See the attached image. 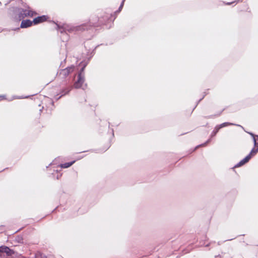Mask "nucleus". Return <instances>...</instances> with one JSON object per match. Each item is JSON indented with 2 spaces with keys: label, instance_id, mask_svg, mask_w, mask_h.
<instances>
[{
  "label": "nucleus",
  "instance_id": "obj_1",
  "mask_svg": "<svg viewBox=\"0 0 258 258\" xmlns=\"http://www.w3.org/2000/svg\"><path fill=\"white\" fill-rule=\"evenodd\" d=\"M115 18H113L111 14L103 13L100 16H93L89 21V23H84L80 25L73 26L67 24H61L58 22H55L52 21V22L55 24V29L61 34V39L62 41H67L69 39V36L68 33L74 32H83L85 30H90L92 27H105L107 29H110L113 24Z\"/></svg>",
  "mask_w": 258,
  "mask_h": 258
},
{
  "label": "nucleus",
  "instance_id": "obj_2",
  "mask_svg": "<svg viewBox=\"0 0 258 258\" xmlns=\"http://www.w3.org/2000/svg\"><path fill=\"white\" fill-rule=\"evenodd\" d=\"M26 9L18 7H14L13 8V13L11 15V19L13 21L19 23L27 17H32L33 15V11L30 10V7L26 4L23 5Z\"/></svg>",
  "mask_w": 258,
  "mask_h": 258
},
{
  "label": "nucleus",
  "instance_id": "obj_3",
  "mask_svg": "<svg viewBox=\"0 0 258 258\" xmlns=\"http://www.w3.org/2000/svg\"><path fill=\"white\" fill-rule=\"evenodd\" d=\"M21 255L19 252L7 245L0 246V258H19Z\"/></svg>",
  "mask_w": 258,
  "mask_h": 258
},
{
  "label": "nucleus",
  "instance_id": "obj_4",
  "mask_svg": "<svg viewBox=\"0 0 258 258\" xmlns=\"http://www.w3.org/2000/svg\"><path fill=\"white\" fill-rule=\"evenodd\" d=\"M85 81V76H81V75H78L77 80L75 82L73 88L75 89H82L85 90L87 87V84H85L83 86V84Z\"/></svg>",
  "mask_w": 258,
  "mask_h": 258
},
{
  "label": "nucleus",
  "instance_id": "obj_5",
  "mask_svg": "<svg viewBox=\"0 0 258 258\" xmlns=\"http://www.w3.org/2000/svg\"><path fill=\"white\" fill-rule=\"evenodd\" d=\"M220 130V129L218 127V126L217 125H216V126L214 127L213 131L211 133L210 138L204 143L197 146L195 147V149L193 150V151H194L196 149H197L200 146H205L207 144H209L212 141V139L213 138H214L217 135V133L219 132Z\"/></svg>",
  "mask_w": 258,
  "mask_h": 258
},
{
  "label": "nucleus",
  "instance_id": "obj_6",
  "mask_svg": "<svg viewBox=\"0 0 258 258\" xmlns=\"http://www.w3.org/2000/svg\"><path fill=\"white\" fill-rule=\"evenodd\" d=\"M21 21L20 27L12 28V30L13 31H18L20 28H27L33 25V20L31 21L30 19H23Z\"/></svg>",
  "mask_w": 258,
  "mask_h": 258
},
{
  "label": "nucleus",
  "instance_id": "obj_7",
  "mask_svg": "<svg viewBox=\"0 0 258 258\" xmlns=\"http://www.w3.org/2000/svg\"><path fill=\"white\" fill-rule=\"evenodd\" d=\"M48 16L45 15L36 17L33 20V25H38L40 23L45 22L48 19Z\"/></svg>",
  "mask_w": 258,
  "mask_h": 258
},
{
  "label": "nucleus",
  "instance_id": "obj_8",
  "mask_svg": "<svg viewBox=\"0 0 258 258\" xmlns=\"http://www.w3.org/2000/svg\"><path fill=\"white\" fill-rule=\"evenodd\" d=\"M65 85L66 86L61 89L59 92L60 95L64 94V96L69 94L73 88V86L71 85H68L67 82L66 83Z\"/></svg>",
  "mask_w": 258,
  "mask_h": 258
},
{
  "label": "nucleus",
  "instance_id": "obj_9",
  "mask_svg": "<svg viewBox=\"0 0 258 258\" xmlns=\"http://www.w3.org/2000/svg\"><path fill=\"white\" fill-rule=\"evenodd\" d=\"M249 156V155H246L244 158L236 164L233 168L240 167L247 163L250 160Z\"/></svg>",
  "mask_w": 258,
  "mask_h": 258
},
{
  "label": "nucleus",
  "instance_id": "obj_10",
  "mask_svg": "<svg viewBox=\"0 0 258 258\" xmlns=\"http://www.w3.org/2000/svg\"><path fill=\"white\" fill-rule=\"evenodd\" d=\"M76 161V160H74L68 162H65L63 163H61L58 165V167L61 168H68L73 165Z\"/></svg>",
  "mask_w": 258,
  "mask_h": 258
},
{
  "label": "nucleus",
  "instance_id": "obj_11",
  "mask_svg": "<svg viewBox=\"0 0 258 258\" xmlns=\"http://www.w3.org/2000/svg\"><path fill=\"white\" fill-rule=\"evenodd\" d=\"M217 125L220 128V129L225 127H226V126H228L229 125H235V126H240V127H242V126L239 124H235V123H231V122H225L222 123L220 124H218Z\"/></svg>",
  "mask_w": 258,
  "mask_h": 258
},
{
  "label": "nucleus",
  "instance_id": "obj_12",
  "mask_svg": "<svg viewBox=\"0 0 258 258\" xmlns=\"http://www.w3.org/2000/svg\"><path fill=\"white\" fill-rule=\"evenodd\" d=\"M58 74L62 75V78L66 79L70 75V72H68V70L63 69L60 70L59 73L57 72L56 75L57 76Z\"/></svg>",
  "mask_w": 258,
  "mask_h": 258
},
{
  "label": "nucleus",
  "instance_id": "obj_13",
  "mask_svg": "<svg viewBox=\"0 0 258 258\" xmlns=\"http://www.w3.org/2000/svg\"><path fill=\"white\" fill-rule=\"evenodd\" d=\"M84 47H85V50L87 51L86 55H88L89 53H90V56H89V57H87L88 58V60H90L91 59V58L93 57L94 54H95L96 51L93 49H92L91 51L90 49H87V48L85 45H84Z\"/></svg>",
  "mask_w": 258,
  "mask_h": 258
},
{
  "label": "nucleus",
  "instance_id": "obj_14",
  "mask_svg": "<svg viewBox=\"0 0 258 258\" xmlns=\"http://www.w3.org/2000/svg\"><path fill=\"white\" fill-rule=\"evenodd\" d=\"M61 170H53V172L51 173L53 177L57 179H59L62 176V173L60 172Z\"/></svg>",
  "mask_w": 258,
  "mask_h": 258
},
{
  "label": "nucleus",
  "instance_id": "obj_15",
  "mask_svg": "<svg viewBox=\"0 0 258 258\" xmlns=\"http://www.w3.org/2000/svg\"><path fill=\"white\" fill-rule=\"evenodd\" d=\"M258 153V147L255 148L254 146L247 155H249V158H252Z\"/></svg>",
  "mask_w": 258,
  "mask_h": 258
},
{
  "label": "nucleus",
  "instance_id": "obj_16",
  "mask_svg": "<svg viewBox=\"0 0 258 258\" xmlns=\"http://www.w3.org/2000/svg\"><path fill=\"white\" fill-rule=\"evenodd\" d=\"M90 60H88V58L87 57H85L83 60H82L80 63L79 66H81L82 67H84V68H86L88 64L89 63V61Z\"/></svg>",
  "mask_w": 258,
  "mask_h": 258
},
{
  "label": "nucleus",
  "instance_id": "obj_17",
  "mask_svg": "<svg viewBox=\"0 0 258 258\" xmlns=\"http://www.w3.org/2000/svg\"><path fill=\"white\" fill-rule=\"evenodd\" d=\"M110 147V145L107 146V147L104 148V149H95V150H91V151L95 152V153H102L105 152L106 151H107L109 147Z\"/></svg>",
  "mask_w": 258,
  "mask_h": 258
},
{
  "label": "nucleus",
  "instance_id": "obj_18",
  "mask_svg": "<svg viewBox=\"0 0 258 258\" xmlns=\"http://www.w3.org/2000/svg\"><path fill=\"white\" fill-rule=\"evenodd\" d=\"M15 241L19 243H23V238L21 235H18L15 237Z\"/></svg>",
  "mask_w": 258,
  "mask_h": 258
},
{
  "label": "nucleus",
  "instance_id": "obj_19",
  "mask_svg": "<svg viewBox=\"0 0 258 258\" xmlns=\"http://www.w3.org/2000/svg\"><path fill=\"white\" fill-rule=\"evenodd\" d=\"M34 258H47V257L42 253L38 252L35 254Z\"/></svg>",
  "mask_w": 258,
  "mask_h": 258
},
{
  "label": "nucleus",
  "instance_id": "obj_20",
  "mask_svg": "<svg viewBox=\"0 0 258 258\" xmlns=\"http://www.w3.org/2000/svg\"><path fill=\"white\" fill-rule=\"evenodd\" d=\"M125 0H122V2H121L120 4V6L119 7V8H118V9L115 12V13H120V12L122 10V8L123 7V5H124V2H125Z\"/></svg>",
  "mask_w": 258,
  "mask_h": 258
},
{
  "label": "nucleus",
  "instance_id": "obj_21",
  "mask_svg": "<svg viewBox=\"0 0 258 258\" xmlns=\"http://www.w3.org/2000/svg\"><path fill=\"white\" fill-rule=\"evenodd\" d=\"M75 67L74 65H71L69 67H68L67 68H66L64 69H67L68 70V72H70V74L71 73H72V72H73L75 70Z\"/></svg>",
  "mask_w": 258,
  "mask_h": 258
},
{
  "label": "nucleus",
  "instance_id": "obj_22",
  "mask_svg": "<svg viewBox=\"0 0 258 258\" xmlns=\"http://www.w3.org/2000/svg\"><path fill=\"white\" fill-rule=\"evenodd\" d=\"M64 96V94L63 95H60V94H57L56 95L54 96V99L57 101L59 99H60L61 97Z\"/></svg>",
  "mask_w": 258,
  "mask_h": 258
},
{
  "label": "nucleus",
  "instance_id": "obj_23",
  "mask_svg": "<svg viewBox=\"0 0 258 258\" xmlns=\"http://www.w3.org/2000/svg\"><path fill=\"white\" fill-rule=\"evenodd\" d=\"M85 68L84 67H81L80 69L78 75H81V76H84V72H85Z\"/></svg>",
  "mask_w": 258,
  "mask_h": 258
},
{
  "label": "nucleus",
  "instance_id": "obj_24",
  "mask_svg": "<svg viewBox=\"0 0 258 258\" xmlns=\"http://www.w3.org/2000/svg\"><path fill=\"white\" fill-rule=\"evenodd\" d=\"M248 133L250 135V136L252 138L253 142H255V137H256L257 135H255L254 133L252 132H248Z\"/></svg>",
  "mask_w": 258,
  "mask_h": 258
},
{
  "label": "nucleus",
  "instance_id": "obj_25",
  "mask_svg": "<svg viewBox=\"0 0 258 258\" xmlns=\"http://www.w3.org/2000/svg\"><path fill=\"white\" fill-rule=\"evenodd\" d=\"M217 117L216 114H212L208 116H204L203 117L206 119L214 118Z\"/></svg>",
  "mask_w": 258,
  "mask_h": 258
},
{
  "label": "nucleus",
  "instance_id": "obj_26",
  "mask_svg": "<svg viewBox=\"0 0 258 258\" xmlns=\"http://www.w3.org/2000/svg\"><path fill=\"white\" fill-rule=\"evenodd\" d=\"M204 99V97H202L201 98H200L197 102V103L196 104V105L195 106V107H194V108L192 109V112L195 109V108L197 107V106H198V105L199 104V103Z\"/></svg>",
  "mask_w": 258,
  "mask_h": 258
},
{
  "label": "nucleus",
  "instance_id": "obj_27",
  "mask_svg": "<svg viewBox=\"0 0 258 258\" xmlns=\"http://www.w3.org/2000/svg\"><path fill=\"white\" fill-rule=\"evenodd\" d=\"M235 2V1H234L231 2H227V3L223 2V3H224L225 4V5H231V4H235V5H236L237 4H236V2Z\"/></svg>",
  "mask_w": 258,
  "mask_h": 258
},
{
  "label": "nucleus",
  "instance_id": "obj_28",
  "mask_svg": "<svg viewBox=\"0 0 258 258\" xmlns=\"http://www.w3.org/2000/svg\"><path fill=\"white\" fill-rule=\"evenodd\" d=\"M31 96L30 95H28V96H18L17 97V98L18 99H24V98H28V97H30Z\"/></svg>",
  "mask_w": 258,
  "mask_h": 258
},
{
  "label": "nucleus",
  "instance_id": "obj_29",
  "mask_svg": "<svg viewBox=\"0 0 258 258\" xmlns=\"http://www.w3.org/2000/svg\"><path fill=\"white\" fill-rule=\"evenodd\" d=\"M254 146V147H258V138H256L255 139V142H253Z\"/></svg>",
  "mask_w": 258,
  "mask_h": 258
},
{
  "label": "nucleus",
  "instance_id": "obj_30",
  "mask_svg": "<svg viewBox=\"0 0 258 258\" xmlns=\"http://www.w3.org/2000/svg\"><path fill=\"white\" fill-rule=\"evenodd\" d=\"M224 110H225V108H224L223 109H222L221 111L218 112L217 113H216V116L217 117V116H220V115L222 114V113L223 112V111Z\"/></svg>",
  "mask_w": 258,
  "mask_h": 258
},
{
  "label": "nucleus",
  "instance_id": "obj_31",
  "mask_svg": "<svg viewBox=\"0 0 258 258\" xmlns=\"http://www.w3.org/2000/svg\"><path fill=\"white\" fill-rule=\"evenodd\" d=\"M2 98V99H6V96L5 95H0V98Z\"/></svg>",
  "mask_w": 258,
  "mask_h": 258
},
{
  "label": "nucleus",
  "instance_id": "obj_32",
  "mask_svg": "<svg viewBox=\"0 0 258 258\" xmlns=\"http://www.w3.org/2000/svg\"><path fill=\"white\" fill-rule=\"evenodd\" d=\"M58 208V207H56L55 209H54L51 212V213H54L55 212H56L57 209Z\"/></svg>",
  "mask_w": 258,
  "mask_h": 258
},
{
  "label": "nucleus",
  "instance_id": "obj_33",
  "mask_svg": "<svg viewBox=\"0 0 258 258\" xmlns=\"http://www.w3.org/2000/svg\"><path fill=\"white\" fill-rule=\"evenodd\" d=\"M102 45V44H98L96 45L93 49L96 51V49L100 45Z\"/></svg>",
  "mask_w": 258,
  "mask_h": 258
},
{
  "label": "nucleus",
  "instance_id": "obj_34",
  "mask_svg": "<svg viewBox=\"0 0 258 258\" xmlns=\"http://www.w3.org/2000/svg\"><path fill=\"white\" fill-rule=\"evenodd\" d=\"M102 45V44H98L96 45L93 49L96 51V49L100 45Z\"/></svg>",
  "mask_w": 258,
  "mask_h": 258
},
{
  "label": "nucleus",
  "instance_id": "obj_35",
  "mask_svg": "<svg viewBox=\"0 0 258 258\" xmlns=\"http://www.w3.org/2000/svg\"><path fill=\"white\" fill-rule=\"evenodd\" d=\"M66 58H65L63 61H61L60 64V67H61L62 65H63V63L66 62Z\"/></svg>",
  "mask_w": 258,
  "mask_h": 258
},
{
  "label": "nucleus",
  "instance_id": "obj_36",
  "mask_svg": "<svg viewBox=\"0 0 258 258\" xmlns=\"http://www.w3.org/2000/svg\"><path fill=\"white\" fill-rule=\"evenodd\" d=\"M243 0H235L236 4H237L239 2H242Z\"/></svg>",
  "mask_w": 258,
  "mask_h": 258
},
{
  "label": "nucleus",
  "instance_id": "obj_37",
  "mask_svg": "<svg viewBox=\"0 0 258 258\" xmlns=\"http://www.w3.org/2000/svg\"><path fill=\"white\" fill-rule=\"evenodd\" d=\"M43 109V106H42L40 109H39V113L40 114L42 112V110Z\"/></svg>",
  "mask_w": 258,
  "mask_h": 258
},
{
  "label": "nucleus",
  "instance_id": "obj_38",
  "mask_svg": "<svg viewBox=\"0 0 258 258\" xmlns=\"http://www.w3.org/2000/svg\"><path fill=\"white\" fill-rule=\"evenodd\" d=\"M84 157V156H80V157H79L77 159L76 161H77V160L81 159H82V158H83Z\"/></svg>",
  "mask_w": 258,
  "mask_h": 258
},
{
  "label": "nucleus",
  "instance_id": "obj_39",
  "mask_svg": "<svg viewBox=\"0 0 258 258\" xmlns=\"http://www.w3.org/2000/svg\"><path fill=\"white\" fill-rule=\"evenodd\" d=\"M111 133L112 137H114V131L113 129H111Z\"/></svg>",
  "mask_w": 258,
  "mask_h": 258
},
{
  "label": "nucleus",
  "instance_id": "obj_40",
  "mask_svg": "<svg viewBox=\"0 0 258 258\" xmlns=\"http://www.w3.org/2000/svg\"><path fill=\"white\" fill-rule=\"evenodd\" d=\"M88 151H89V150L84 151L80 152L78 153H81L86 152H88Z\"/></svg>",
  "mask_w": 258,
  "mask_h": 258
},
{
  "label": "nucleus",
  "instance_id": "obj_41",
  "mask_svg": "<svg viewBox=\"0 0 258 258\" xmlns=\"http://www.w3.org/2000/svg\"><path fill=\"white\" fill-rule=\"evenodd\" d=\"M206 95H207V93L206 92H204V94L202 97H204V98L206 96Z\"/></svg>",
  "mask_w": 258,
  "mask_h": 258
},
{
  "label": "nucleus",
  "instance_id": "obj_42",
  "mask_svg": "<svg viewBox=\"0 0 258 258\" xmlns=\"http://www.w3.org/2000/svg\"><path fill=\"white\" fill-rule=\"evenodd\" d=\"M54 101H51V104L52 106H54Z\"/></svg>",
  "mask_w": 258,
  "mask_h": 258
},
{
  "label": "nucleus",
  "instance_id": "obj_43",
  "mask_svg": "<svg viewBox=\"0 0 258 258\" xmlns=\"http://www.w3.org/2000/svg\"><path fill=\"white\" fill-rule=\"evenodd\" d=\"M210 245V243H208V244H207L205 245V246H206V247H208V246H209V245Z\"/></svg>",
  "mask_w": 258,
  "mask_h": 258
},
{
  "label": "nucleus",
  "instance_id": "obj_44",
  "mask_svg": "<svg viewBox=\"0 0 258 258\" xmlns=\"http://www.w3.org/2000/svg\"><path fill=\"white\" fill-rule=\"evenodd\" d=\"M47 215H46V216H44L43 217H42V218H41V219H40V220H41V219H42L45 218V217L46 216H47Z\"/></svg>",
  "mask_w": 258,
  "mask_h": 258
},
{
  "label": "nucleus",
  "instance_id": "obj_45",
  "mask_svg": "<svg viewBox=\"0 0 258 258\" xmlns=\"http://www.w3.org/2000/svg\"><path fill=\"white\" fill-rule=\"evenodd\" d=\"M89 56H90V53H89V55H87L86 57H89Z\"/></svg>",
  "mask_w": 258,
  "mask_h": 258
},
{
  "label": "nucleus",
  "instance_id": "obj_46",
  "mask_svg": "<svg viewBox=\"0 0 258 258\" xmlns=\"http://www.w3.org/2000/svg\"><path fill=\"white\" fill-rule=\"evenodd\" d=\"M205 238H206V240H207L208 239V238L207 237V236H205Z\"/></svg>",
  "mask_w": 258,
  "mask_h": 258
},
{
  "label": "nucleus",
  "instance_id": "obj_47",
  "mask_svg": "<svg viewBox=\"0 0 258 258\" xmlns=\"http://www.w3.org/2000/svg\"><path fill=\"white\" fill-rule=\"evenodd\" d=\"M218 256H220V255H216L215 257H218Z\"/></svg>",
  "mask_w": 258,
  "mask_h": 258
},
{
  "label": "nucleus",
  "instance_id": "obj_48",
  "mask_svg": "<svg viewBox=\"0 0 258 258\" xmlns=\"http://www.w3.org/2000/svg\"><path fill=\"white\" fill-rule=\"evenodd\" d=\"M20 230H21V228L18 229L16 232H18V231H20Z\"/></svg>",
  "mask_w": 258,
  "mask_h": 258
},
{
  "label": "nucleus",
  "instance_id": "obj_49",
  "mask_svg": "<svg viewBox=\"0 0 258 258\" xmlns=\"http://www.w3.org/2000/svg\"><path fill=\"white\" fill-rule=\"evenodd\" d=\"M232 239H233V238H231L230 239H229V240H232Z\"/></svg>",
  "mask_w": 258,
  "mask_h": 258
},
{
  "label": "nucleus",
  "instance_id": "obj_50",
  "mask_svg": "<svg viewBox=\"0 0 258 258\" xmlns=\"http://www.w3.org/2000/svg\"><path fill=\"white\" fill-rule=\"evenodd\" d=\"M2 5V3L0 2V6H1Z\"/></svg>",
  "mask_w": 258,
  "mask_h": 258
},
{
  "label": "nucleus",
  "instance_id": "obj_51",
  "mask_svg": "<svg viewBox=\"0 0 258 258\" xmlns=\"http://www.w3.org/2000/svg\"><path fill=\"white\" fill-rule=\"evenodd\" d=\"M189 251H186L185 253H188Z\"/></svg>",
  "mask_w": 258,
  "mask_h": 258
},
{
  "label": "nucleus",
  "instance_id": "obj_52",
  "mask_svg": "<svg viewBox=\"0 0 258 258\" xmlns=\"http://www.w3.org/2000/svg\"><path fill=\"white\" fill-rule=\"evenodd\" d=\"M108 124H109V125L110 124V122H108ZM108 127H109V126H108Z\"/></svg>",
  "mask_w": 258,
  "mask_h": 258
},
{
  "label": "nucleus",
  "instance_id": "obj_53",
  "mask_svg": "<svg viewBox=\"0 0 258 258\" xmlns=\"http://www.w3.org/2000/svg\"><path fill=\"white\" fill-rule=\"evenodd\" d=\"M256 138H258V135H257V136H256Z\"/></svg>",
  "mask_w": 258,
  "mask_h": 258
},
{
  "label": "nucleus",
  "instance_id": "obj_54",
  "mask_svg": "<svg viewBox=\"0 0 258 258\" xmlns=\"http://www.w3.org/2000/svg\"><path fill=\"white\" fill-rule=\"evenodd\" d=\"M4 170H5V169H4ZM2 171H2H0V172H1Z\"/></svg>",
  "mask_w": 258,
  "mask_h": 258
}]
</instances>
